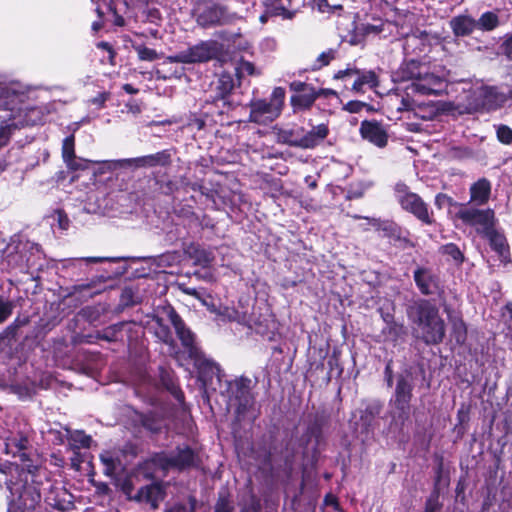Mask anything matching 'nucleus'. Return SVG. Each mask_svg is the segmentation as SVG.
<instances>
[{
	"label": "nucleus",
	"mask_w": 512,
	"mask_h": 512,
	"mask_svg": "<svg viewBox=\"0 0 512 512\" xmlns=\"http://www.w3.org/2000/svg\"><path fill=\"white\" fill-rule=\"evenodd\" d=\"M412 322L413 336L427 345L440 344L446 333V325L439 309L430 301L421 299L407 309Z\"/></svg>",
	"instance_id": "f257e3e1"
},
{
	"label": "nucleus",
	"mask_w": 512,
	"mask_h": 512,
	"mask_svg": "<svg viewBox=\"0 0 512 512\" xmlns=\"http://www.w3.org/2000/svg\"><path fill=\"white\" fill-rule=\"evenodd\" d=\"M285 90L282 87H276L272 91L270 100L255 99L249 103L250 115L249 121L258 125H268L276 120L283 109Z\"/></svg>",
	"instance_id": "f03ea898"
},
{
	"label": "nucleus",
	"mask_w": 512,
	"mask_h": 512,
	"mask_svg": "<svg viewBox=\"0 0 512 512\" xmlns=\"http://www.w3.org/2000/svg\"><path fill=\"white\" fill-rule=\"evenodd\" d=\"M394 191L396 200L404 211L412 214L424 224L434 223L428 204L418 194L412 192L405 183H397Z\"/></svg>",
	"instance_id": "7ed1b4c3"
},
{
	"label": "nucleus",
	"mask_w": 512,
	"mask_h": 512,
	"mask_svg": "<svg viewBox=\"0 0 512 512\" xmlns=\"http://www.w3.org/2000/svg\"><path fill=\"white\" fill-rule=\"evenodd\" d=\"M218 53L219 47L217 42L205 41L175 55H170L166 60L170 63L192 64L209 61L217 57Z\"/></svg>",
	"instance_id": "20e7f679"
},
{
	"label": "nucleus",
	"mask_w": 512,
	"mask_h": 512,
	"mask_svg": "<svg viewBox=\"0 0 512 512\" xmlns=\"http://www.w3.org/2000/svg\"><path fill=\"white\" fill-rule=\"evenodd\" d=\"M461 208L457 212V217L466 225L472 226L482 235L489 233L495 226V213L492 209Z\"/></svg>",
	"instance_id": "39448f33"
},
{
	"label": "nucleus",
	"mask_w": 512,
	"mask_h": 512,
	"mask_svg": "<svg viewBox=\"0 0 512 512\" xmlns=\"http://www.w3.org/2000/svg\"><path fill=\"white\" fill-rule=\"evenodd\" d=\"M168 316L189 357L194 360L195 364H198L202 360V352L195 344L194 334L186 327L184 321L174 310H171Z\"/></svg>",
	"instance_id": "423d86ee"
},
{
	"label": "nucleus",
	"mask_w": 512,
	"mask_h": 512,
	"mask_svg": "<svg viewBox=\"0 0 512 512\" xmlns=\"http://www.w3.org/2000/svg\"><path fill=\"white\" fill-rule=\"evenodd\" d=\"M196 21L202 27L223 24L227 22L226 11L212 1H203L196 8Z\"/></svg>",
	"instance_id": "0eeeda50"
},
{
	"label": "nucleus",
	"mask_w": 512,
	"mask_h": 512,
	"mask_svg": "<svg viewBox=\"0 0 512 512\" xmlns=\"http://www.w3.org/2000/svg\"><path fill=\"white\" fill-rule=\"evenodd\" d=\"M408 88L421 95H440L445 91L446 82L443 77L428 72L425 67L418 81L411 83Z\"/></svg>",
	"instance_id": "6e6552de"
},
{
	"label": "nucleus",
	"mask_w": 512,
	"mask_h": 512,
	"mask_svg": "<svg viewBox=\"0 0 512 512\" xmlns=\"http://www.w3.org/2000/svg\"><path fill=\"white\" fill-rule=\"evenodd\" d=\"M495 97L496 95L493 88L484 86L476 87L467 97L465 109L469 113L482 109L490 110L496 105Z\"/></svg>",
	"instance_id": "1a4fd4ad"
},
{
	"label": "nucleus",
	"mask_w": 512,
	"mask_h": 512,
	"mask_svg": "<svg viewBox=\"0 0 512 512\" xmlns=\"http://www.w3.org/2000/svg\"><path fill=\"white\" fill-rule=\"evenodd\" d=\"M411 397L412 385L401 377L396 385L394 405L397 410V417L402 424L409 419Z\"/></svg>",
	"instance_id": "9d476101"
},
{
	"label": "nucleus",
	"mask_w": 512,
	"mask_h": 512,
	"mask_svg": "<svg viewBox=\"0 0 512 512\" xmlns=\"http://www.w3.org/2000/svg\"><path fill=\"white\" fill-rule=\"evenodd\" d=\"M345 77H356L352 90L355 92H363V86H368L371 89H375L378 86V76L374 71H359L354 68H347L340 70L335 74L336 79H344Z\"/></svg>",
	"instance_id": "9b49d317"
},
{
	"label": "nucleus",
	"mask_w": 512,
	"mask_h": 512,
	"mask_svg": "<svg viewBox=\"0 0 512 512\" xmlns=\"http://www.w3.org/2000/svg\"><path fill=\"white\" fill-rule=\"evenodd\" d=\"M159 461L163 468H177V469H185L191 467L195 463V455L194 452L188 448H178V450L169 455V456H161Z\"/></svg>",
	"instance_id": "f8f14e48"
},
{
	"label": "nucleus",
	"mask_w": 512,
	"mask_h": 512,
	"mask_svg": "<svg viewBox=\"0 0 512 512\" xmlns=\"http://www.w3.org/2000/svg\"><path fill=\"white\" fill-rule=\"evenodd\" d=\"M360 134L363 139L383 148L387 145L388 135L383 126L376 121H363L360 125Z\"/></svg>",
	"instance_id": "ddd939ff"
},
{
	"label": "nucleus",
	"mask_w": 512,
	"mask_h": 512,
	"mask_svg": "<svg viewBox=\"0 0 512 512\" xmlns=\"http://www.w3.org/2000/svg\"><path fill=\"white\" fill-rule=\"evenodd\" d=\"M329 128L327 124H319L313 126L311 130L301 132L297 148L301 149H313L320 145L328 136Z\"/></svg>",
	"instance_id": "4468645a"
},
{
	"label": "nucleus",
	"mask_w": 512,
	"mask_h": 512,
	"mask_svg": "<svg viewBox=\"0 0 512 512\" xmlns=\"http://www.w3.org/2000/svg\"><path fill=\"white\" fill-rule=\"evenodd\" d=\"M250 383L251 381L247 378H240L231 384V392L235 396V400L238 401L237 413L241 414L247 410L253 403L252 396L250 394Z\"/></svg>",
	"instance_id": "2eb2a0df"
},
{
	"label": "nucleus",
	"mask_w": 512,
	"mask_h": 512,
	"mask_svg": "<svg viewBox=\"0 0 512 512\" xmlns=\"http://www.w3.org/2000/svg\"><path fill=\"white\" fill-rule=\"evenodd\" d=\"M424 68L425 65H422L416 60L405 61L393 73L392 79L394 82H416L418 81Z\"/></svg>",
	"instance_id": "dca6fc26"
},
{
	"label": "nucleus",
	"mask_w": 512,
	"mask_h": 512,
	"mask_svg": "<svg viewBox=\"0 0 512 512\" xmlns=\"http://www.w3.org/2000/svg\"><path fill=\"white\" fill-rule=\"evenodd\" d=\"M123 162L135 167L166 166L170 163V154L167 151H161L151 155L125 159Z\"/></svg>",
	"instance_id": "f3484780"
},
{
	"label": "nucleus",
	"mask_w": 512,
	"mask_h": 512,
	"mask_svg": "<svg viewBox=\"0 0 512 512\" xmlns=\"http://www.w3.org/2000/svg\"><path fill=\"white\" fill-rule=\"evenodd\" d=\"M135 500L147 503L152 509H156L164 498L162 488L157 484L141 487L135 495Z\"/></svg>",
	"instance_id": "a211bd4d"
},
{
	"label": "nucleus",
	"mask_w": 512,
	"mask_h": 512,
	"mask_svg": "<svg viewBox=\"0 0 512 512\" xmlns=\"http://www.w3.org/2000/svg\"><path fill=\"white\" fill-rule=\"evenodd\" d=\"M414 281L423 295L433 294L437 287L436 277L427 268H417L414 271Z\"/></svg>",
	"instance_id": "6ab92c4d"
},
{
	"label": "nucleus",
	"mask_w": 512,
	"mask_h": 512,
	"mask_svg": "<svg viewBox=\"0 0 512 512\" xmlns=\"http://www.w3.org/2000/svg\"><path fill=\"white\" fill-rule=\"evenodd\" d=\"M491 195V182L486 178H480L470 187V202L484 205Z\"/></svg>",
	"instance_id": "aec40b11"
},
{
	"label": "nucleus",
	"mask_w": 512,
	"mask_h": 512,
	"mask_svg": "<svg viewBox=\"0 0 512 512\" xmlns=\"http://www.w3.org/2000/svg\"><path fill=\"white\" fill-rule=\"evenodd\" d=\"M39 110L37 108H31L28 113L26 114V118L22 122H12L11 124H7L6 126H2L0 128V146H3L8 141V137L11 131V128H18L19 125H34L38 121L41 120L40 117H38Z\"/></svg>",
	"instance_id": "412c9836"
},
{
	"label": "nucleus",
	"mask_w": 512,
	"mask_h": 512,
	"mask_svg": "<svg viewBox=\"0 0 512 512\" xmlns=\"http://www.w3.org/2000/svg\"><path fill=\"white\" fill-rule=\"evenodd\" d=\"M318 97L319 92L312 87L310 89H306L304 93L291 96L290 102L294 111L307 110L314 104Z\"/></svg>",
	"instance_id": "4be33fe9"
},
{
	"label": "nucleus",
	"mask_w": 512,
	"mask_h": 512,
	"mask_svg": "<svg viewBox=\"0 0 512 512\" xmlns=\"http://www.w3.org/2000/svg\"><path fill=\"white\" fill-rule=\"evenodd\" d=\"M451 28L457 36H466L477 27L476 21L468 16H458L451 20Z\"/></svg>",
	"instance_id": "5701e85b"
},
{
	"label": "nucleus",
	"mask_w": 512,
	"mask_h": 512,
	"mask_svg": "<svg viewBox=\"0 0 512 512\" xmlns=\"http://www.w3.org/2000/svg\"><path fill=\"white\" fill-rule=\"evenodd\" d=\"M234 88V79L231 74L223 72L216 82V90L221 98L227 96Z\"/></svg>",
	"instance_id": "b1692460"
},
{
	"label": "nucleus",
	"mask_w": 512,
	"mask_h": 512,
	"mask_svg": "<svg viewBox=\"0 0 512 512\" xmlns=\"http://www.w3.org/2000/svg\"><path fill=\"white\" fill-rule=\"evenodd\" d=\"M489 239L492 248L500 254L506 251L507 243L505 237L497 232L494 227L490 229L489 233L484 234Z\"/></svg>",
	"instance_id": "393cba45"
},
{
	"label": "nucleus",
	"mask_w": 512,
	"mask_h": 512,
	"mask_svg": "<svg viewBox=\"0 0 512 512\" xmlns=\"http://www.w3.org/2000/svg\"><path fill=\"white\" fill-rule=\"evenodd\" d=\"M212 311L216 312L215 309H212ZM217 313L225 320L235 321L238 323H244L247 319L245 313L239 312L238 310L231 307H222L217 310Z\"/></svg>",
	"instance_id": "a878e982"
},
{
	"label": "nucleus",
	"mask_w": 512,
	"mask_h": 512,
	"mask_svg": "<svg viewBox=\"0 0 512 512\" xmlns=\"http://www.w3.org/2000/svg\"><path fill=\"white\" fill-rule=\"evenodd\" d=\"M301 132H303V128L281 130L278 134V139L282 143L297 147V144L295 143L299 142Z\"/></svg>",
	"instance_id": "bb28decb"
},
{
	"label": "nucleus",
	"mask_w": 512,
	"mask_h": 512,
	"mask_svg": "<svg viewBox=\"0 0 512 512\" xmlns=\"http://www.w3.org/2000/svg\"><path fill=\"white\" fill-rule=\"evenodd\" d=\"M389 102L391 106H395L398 112L410 111L413 108V101L409 97H401L398 94H390Z\"/></svg>",
	"instance_id": "cd10ccee"
},
{
	"label": "nucleus",
	"mask_w": 512,
	"mask_h": 512,
	"mask_svg": "<svg viewBox=\"0 0 512 512\" xmlns=\"http://www.w3.org/2000/svg\"><path fill=\"white\" fill-rule=\"evenodd\" d=\"M70 444L76 448H88L91 444V437L86 435L83 431H74L69 437Z\"/></svg>",
	"instance_id": "c85d7f7f"
},
{
	"label": "nucleus",
	"mask_w": 512,
	"mask_h": 512,
	"mask_svg": "<svg viewBox=\"0 0 512 512\" xmlns=\"http://www.w3.org/2000/svg\"><path fill=\"white\" fill-rule=\"evenodd\" d=\"M476 24L480 29L490 31L497 27L498 17L492 12H486L476 21Z\"/></svg>",
	"instance_id": "c756f323"
},
{
	"label": "nucleus",
	"mask_w": 512,
	"mask_h": 512,
	"mask_svg": "<svg viewBox=\"0 0 512 512\" xmlns=\"http://www.w3.org/2000/svg\"><path fill=\"white\" fill-rule=\"evenodd\" d=\"M235 71L239 78L244 77L245 75L259 74L254 64L246 60H240L235 67Z\"/></svg>",
	"instance_id": "7c9ffc66"
},
{
	"label": "nucleus",
	"mask_w": 512,
	"mask_h": 512,
	"mask_svg": "<svg viewBox=\"0 0 512 512\" xmlns=\"http://www.w3.org/2000/svg\"><path fill=\"white\" fill-rule=\"evenodd\" d=\"M102 463L105 465V474L113 475L119 465V460L113 457L110 453L105 452L100 455Z\"/></svg>",
	"instance_id": "2f4dec72"
},
{
	"label": "nucleus",
	"mask_w": 512,
	"mask_h": 512,
	"mask_svg": "<svg viewBox=\"0 0 512 512\" xmlns=\"http://www.w3.org/2000/svg\"><path fill=\"white\" fill-rule=\"evenodd\" d=\"M75 139L73 135L66 137L62 144V157L64 162L70 161L71 158L75 157Z\"/></svg>",
	"instance_id": "473e14b6"
},
{
	"label": "nucleus",
	"mask_w": 512,
	"mask_h": 512,
	"mask_svg": "<svg viewBox=\"0 0 512 512\" xmlns=\"http://www.w3.org/2000/svg\"><path fill=\"white\" fill-rule=\"evenodd\" d=\"M135 51L140 60L142 61H154L159 58L158 53L151 48H148L144 45H136L134 46Z\"/></svg>",
	"instance_id": "72a5a7b5"
},
{
	"label": "nucleus",
	"mask_w": 512,
	"mask_h": 512,
	"mask_svg": "<svg viewBox=\"0 0 512 512\" xmlns=\"http://www.w3.org/2000/svg\"><path fill=\"white\" fill-rule=\"evenodd\" d=\"M334 58L335 51L333 49H328L327 51L322 52L314 62L313 69H321L328 65Z\"/></svg>",
	"instance_id": "f704fd0d"
},
{
	"label": "nucleus",
	"mask_w": 512,
	"mask_h": 512,
	"mask_svg": "<svg viewBox=\"0 0 512 512\" xmlns=\"http://www.w3.org/2000/svg\"><path fill=\"white\" fill-rule=\"evenodd\" d=\"M321 12L340 9L342 7V0H313Z\"/></svg>",
	"instance_id": "c9c22d12"
},
{
	"label": "nucleus",
	"mask_w": 512,
	"mask_h": 512,
	"mask_svg": "<svg viewBox=\"0 0 512 512\" xmlns=\"http://www.w3.org/2000/svg\"><path fill=\"white\" fill-rule=\"evenodd\" d=\"M466 326L462 320L453 323V335L457 343L462 344L466 340Z\"/></svg>",
	"instance_id": "e433bc0d"
},
{
	"label": "nucleus",
	"mask_w": 512,
	"mask_h": 512,
	"mask_svg": "<svg viewBox=\"0 0 512 512\" xmlns=\"http://www.w3.org/2000/svg\"><path fill=\"white\" fill-rule=\"evenodd\" d=\"M497 138L498 140L506 145L512 143V129L507 125H500L497 127Z\"/></svg>",
	"instance_id": "4c0bfd02"
},
{
	"label": "nucleus",
	"mask_w": 512,
	"mask_h": 512,
	"mask_svg": "<svg viewBox=\"0 0 512 512\" xmlns=\"http://www.w3.org/2000/svg\"><path fill=\"white\" fill-rule=\"evenodd\" d=\"M13 303L0 296V324L6 321L13 311Z\"/></svg>",
	"instance_id": "58836bf2"
},
{
	"label": "nucleus",
	"mask_w": 512,
	"mask_h": 512,
	"mask_svg": "<svg viewBox=\"0 0 512 512\" xmlns=\"http://www.w3.org/2000/svg\"><path fill=\"white\" fill-rule=\"evenodd\" d=\"M442 252L445 255L450 256L453 260L461 262L463 260V254L455 244H447L442 247Z\"/></svg>",
	"instance_id": "ea45409f"
},
{
	"label": "nucleus",
	"mask_w": 512,
	"mask_h": 512,
	"mask_svg": "<svg viewBox=\"0 0 512 512\" xmlns=\"http://www.w3.org/2000/svg\"><path fill=\"white\" fill-rule=\"evenodd\" d=\"M434 204L438 209L458 205L450 196L444 193H439L435 196Z\"/></svg>",
	"instance_id": "a19ab883"
},
{
	"label": "nucleus",
	"mask_w": 512,
	"mask_h": 512,
	"mask_svg": "<svg viewBox=\"0 0 512 512\" xmlns=\"http://www.w3.org/2000/svg\"><path fill=\"white\" fill-rule=\"evenodd\" d=\"M90 161L85 159H77L76 156L74 158H71L70 161H65L68 168L72 170H84L88 168V164Z\"/></svg>",
	"instance_id": "79ce46f5"
},
{
	"label": "nucleus",
	"mask_w": 512,
	"mask_h": 512,
	"mask_svg": "<svg viewBox=\"0 0 512 512\" xmlns=\"http://www.w3.org/2000/svg\"><path fill=\"white\" fill-rule=\"evenodd\" d=\"M365 106H366V104L364 102L353 100V101H349L348 103H346L344 105V110H346V111H348L350 113H358Z\"/></svg>",
	"instance_id": "37998d69"
},
{
	"label": "nucleus",
	"mask_w": 512,
	"mask_h": 512,
	"mask_svg": "<svg viewBox=\"0 0 512 512\" xmlns=\"http://www.w3.org/2000/svg\"><path fill=\"white\" fill-rule=\"evenodd\" d=\"M440 508L438 495H432L426 502L425 512H437Z\"/></svg>",
	"instance_id": "c03bdc74"
},
{
	"label": "nucleus",
	"mask_w": 512,
	"mask_h": 512,
	"mask_svg": "<svg viewBox=\"0 0 512 512\" xmlns=\"http://www.w3.org/2000/svg\"><path fill=\"white\" fill-rule=\"evenodd\" d=\"M231 511H232V508L230 506L229 501L224 497L219 498V500L215 506V512H231Z\"/></svg>",
	"instance_id": "a18cd8bd"
},
{
	"label": "nucleus",
	"mask_w": 512,
	"mask_h": 512,
	"mask_svg": "<svg viewBox=\"0 0 512 512\" xmlns=\"http://www.w3.org/2000/svg\"><path fill=\"white\" fill-rule=\"evenodd\" d=\"M310 88H312V86H310L304 82L293 81L290 83V89L292 91L297 92V94L304 93L306 91V89H310Z\"/></svg>",
	"instance_id": "49530a36"
},
{
	"label": "nucleus",
	"mask_w": 512,
	"mask_h": 512,
	"mask_svg": "<svg viewBox=\"0 0 512 512\" xmlns=\"http://www.w3.org/2000/svg\"><path fill=\"white\" fill-rule=\"evenodd\" d=\"M57 220L61 229H67L69 220L62 211H57Z\"/></svg>",
	"instance_id": "de8ad7c7"
},
{
	"label": "nucleus",
	"mask_w": 512,
	"mask_h": 512,
	"mask_svg": "<svg viewBox=\"0 0 512 512\" xmlns=\"http://www.w3.org/2000/svg\"><path fill=\"white\" fill-rule=\"evenodd\" d=\"M381 31H382L381 26H376V25H371V24L363 25V32L365 34H371V33L377 34Z\"/></svg>",
	"instance_id": "09e8293b"
},
{
	"label": "nucleus",
	"mask_w": 512,
	"mask_h": 512,
	"mask_svg": "<svg viewBox=\"0 0 512 512\" xmlns=\"http://www.w3.org/2000/svg\"><path fill=\"white\" fill-rule=\"evenodd\" d=\"M97 47L109 52V54H110V62L112 63L115 53H114L112 47L109 45V43H107V42H99L97 44Z\"/></svg>",
	"instance_id": "8fccbe9b"
},
{
	"label": "nucleus",
	"mask_w": 512,
	"mask_h": 512,
	"mask_svg": "<svg viewBox=\"0 0 512 512\" xmlns=\"http://www.w3.org/2000/svg\"><path fill=\"white\" fill-rule=\"evenodd\" d=\"M274 13L277 15H282L286 19H291L294 15L293 12L286 10L284 7L275 8Z\"/></svg>",
	"instance_id": "3c124183"
},
{
	"label": "nucleus",
	"mask_w": 512,
	"mask_h": 512,
	"mask_svg": "<svg viewBox=\"0 0 512 512\" xmlns=\"http://www.w3.org/2000/svg\"><path fill=\"white\" fill-rule=\"evenodd\" d=\"M17 329H18V325L13 323L5 329L3 334L5 337H10V336L13 337L16 334Z\"/></svg>",
	"instance_id": "603ef678"
},
{
	"label": "nucleus",
	"mask_w": 512,
	"mask_h": 512,
	"mask_svg": "<svg viewBox=\"0 0 512 512\" xmlns=\"http://www.w3.org/2000/svg\"><path fill=\"white\" fill-rule=\"evenodd\" d=\"M200 254H201V257L198 258V261L204 265L208 264L211 262L212 258L210 256V254H208L206 251L204 250H201L200 251Z\"/></svg>",
	"instance_id": "864d4df0"
},
{
	"label": "nucleus",
	"mask_w": 512,
	"mask_h": 512,
	"mask_svg": "<svg viewBox=\"0 0 512 512\" xmlns=\"http://www.w3.org/2000/svg\"><path fill=\"white\" fill-rule=\"evenodd\" d=\"M157 335L165 343H168L170 340V335L166 328H161V331L157 332Z\"/></svg>",
	"instance_id": "5fc2aeb1"
},
{
	"label": "nucleus",
	"mask_w": 512,
	"mask_h": 512,
	"mask_svg": "<svg viewBox=\"0 0 512 512\" xmlns=\"http://www.w3.org/2000/svg\"><path fill=\"white\" fill-rule=\"evenodd\" d=\"M506 53L512 59V36L506 41Z\"/></svg>",
	"instance_id": "6e6d98bb"
},
{
	"label": "nucleus",
	"mask_w": 512,
	"mask_h": 512,
	"mask_svg": "<svg viewBox=\"0 0 512 512\" xmlns=\"http://www.w3.org/2000/svg\"><path fill=\"white\" fill-rule=\"evenodd\" d=\"M84 260L86 262H89V263H99V262H103V261L107 260V258H103V257H87V258H84Z\"/></svg>",
	"instance_id": "4d7b16f0"
},
{
	"label": "nucleus",
	"mask_w": 512,
	"mask_h": 512,
	"mask_svg": "<svg viewBox=\"0 0 512 512\" xmlns=\"http://www.w3.org/2000/svg\"><path fill=\"white\" fill-rule=\"evenodd\" d=\"M317 92H319V96H320V95H325V96H327V95H335V94H336V92H335V91H333V90H329V89H321V90H318Z\"/></svg>",
	"instance_id": "13d9d810"
},
{
	"label": "nucleus",
	"mask_w": 512,
	"mask_h": 512,
	"mask_svg": "<svg viewBox=\"0 0 512 512\" xmlns=\"http://www.w3.org/2000/svg\"><path fill=\"white\" fill-rule=\"evenodd\" d=\"M186 293L200 299L199 293L196 291V289H187Z\"/></svg>",
	"instance_id": "bf43d9fd"
},
{
	"label": "nucleus",
	"mask_w": 512,
	"mask_h": 512,
	"mask_svg": "<svg viewBox=\"0 0 512 512\" xmlns=\"http://www.w3.org/2000/svg\"><path fill=\"white\" fill-rule=\"evenodd\" d=\"M124 90L126 92H128V93H131V94L136 92V90L130 84H125L124 85Z\"/></svg>",
	"instance_id": "052dcab7"
},
{
	"label": "nucleus",
	"mask_w": 512,
	"mask_h": 512,
	"mask_svg": "<svg viewBox=\"0 0 512 512\" xmlns=\"http://www.w3.org/2000/svg\"><path fill=\"white\" fill-rule=\"evenodd\" d=\"M365 219H367L369 221V223L371 225H373V226H376L379 223V221L377 219H375V218H368V217H366Z\"/></svg>",
	"instance_id": "680f3d73"
},
{
	"label": "nucleus",
	"mask_w": 512,
	"mask_h": 512,
	"mask_svg": "<svg viewBox=\"0 0 512 512\" xmlns=\"http://www.w3.org/2000/svg\"><path fill=\"white\" fill-rule=\"evenodd\" d=\"M101 28V24L98 23V22H94L92 24V29L95 30V31H98L99 29Z\"/></svg>",
	"instance_id": "e2e57ef3"
},
{
	"label": "nucleus",
	"mask_w": 512,
	"mask_h": 512,
	"mask_svg": "<svg viewBox=\"0 0 512 512\" xmlns=\"http://www.w3.org/2000/svg\"><path fill=\"white\" fill-rule=\"evenodd\" d=\"M105 100L106 98L104 96H100L99 98L95 99L94 102L102 104L105 102Z\"/></svg>",
	"instance_id": "0e129e2a"
},
{
	"label": "nucleus",
	"mask_w": 512,
	"mask_h": 512,
	"mask_svg": "<svg viewBox=\"0 0 512 512\" xmlns=\"http://www.w3.org/2000/svg\"><path fill=\"white\" fill-rule=\"evenodd\" d=\"M507 310H508L510 319H512V305H507Z\"/></svg>",
	"instance_id": "69168bd1"
},
{
	"label": "nucleus",
	"mask_w": 512,
	"mask_h": 512,
	"mask_svg": "<svg viewBox=\"0 0 512 512\" xmlns=\"http://www.w3.org/2000/svg\"><path fill=\"white\" fill-rule=\"evenodd\" d=\"M260 20H261V22L264 23L266 21V17L263 15V16L260 17Z\"/></svg>",
	"instance_id": "338daca9"
},
{
	"label": "nucleus",
	"mask_w": 512,
	"mask_h": 512,
	"mask_svg": "<svg viewBox=\"0 0 512 512\" xmlns=\"http://www.w3.org/2000/svg\"><path fill=\"white\" fill-rule=\"evenodd\" d=\"M310 186H311L312 188H315V187H316L315 182L311 183V184H310Z\"/></svg>",
	"instance_id": "774afa93"
}]
</instances>
